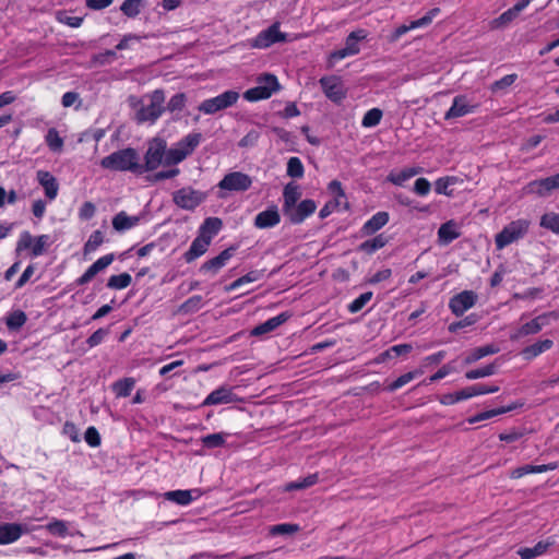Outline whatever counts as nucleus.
<instances>
[{"label": "nucleus", "instance_id": "obj_26", "mask_svg": "<svg viewBox=\"0 0 559 559\" xmlns=\"http://www.w3.org/2000/svg\"><path fill=\"white\" fill-rule=\"evenodd\" d=\"M289 319V314L287 312H282L278 316L270 318L265 322L257 325L252 331L251 335L260 336L266 333H270L277 329L280 325L285 323Z\"/></svg>", "mask_w": 559, "mask_h": 559}, {"label": "nucleus", "instance_id": "obj_37", "mask_svg": "<svg viewBox=\"0 0 559 559\" xmlns=\"http://www.w3.org/2000/svg\"><path fill=\"white\" fill-rule=\"evenodd\" d=\"M201 133H189L185 138H182L179 142H177L175 145L180 150L181 152L186 153V156L188 157L192 152L195 150V147L201 142Z\"/></svg>", "mask_w": 559, "mask_h": 559}, {"label": "nucleus", "instance_id": "obj_54", "mask_svg": "<svg viewBox=\"0 0 559 559\" xmlns=\"http://www.w3.org/2000/svg\"><path fill=\"white\" fill-rule=\"evenodd\" d=\"M285 206H294L300 197L299 188L295 183H288L284 188Z\"/></svg>", "mask_w": 559, "mask_h": 559}, {"label": "nucleus", "instance_id": "obj_45", "mask_svg": "<svg viewBox=\"0 0 559 559\" xmlns=\"http://www.w3.org/2000/svg\"><path fill=\"white\" fill-rule=\"evenodd\" d=\"M228 437L229 433L227 432L211 433L202 437L201 442L207 449L221 448L225 445Z\"/></svg>", "mask_w": 559, "mask_h": 559}, {"label": "nucleus", "instance_id": "obj_34", "mask_svg": "<svg viewBox=\"0 0 559 559\" xmlns=\"http://www.w3.org/2000/svg\"><path fill=\"white\" fill-rule=\"evenodd\" d=\"M554 543V540H540L534 547L520 548L518 554L521 559H534L544 555Z\"/></svg>", "mask_w": 559, "mask_h": 559}, {"label": "nucleus", "instance_id": "obj_20", "mask_svg": "<svg viewBox=\"0 0 559 559\" xmlns=\"http://www.w3.org/2000/svg\"><path fill=\"white\" fill-rule=\"evenodd\" d=\"M26 528L19 523H4L0 525V545H8L16 542Z\"/></svg>", "mask_w": 559, "mask_h": 559}, {"label": "nucleus", "instance_id": "obj_33", "mask_svg": "<svg viewBox=\"0 0 559 559\" xmlns=\"http://www.w3.org/2000/svg\"><path fill=\"white\" fill-rule=\"evenodd\" d=\"M551 193V189L547 178L533 180L522 189V194H535L537 197H547Z\"/></svg>", "mask_w": 559, "mask_h": 559}, {"label": "nucleus", "instance_id": "obj_50", "mask_svg": "<svg viewBox=\"0 0 559 559\" xmlns=\"http://www.w3.org/2000/svg\"><path fill=\"white\" fill-rule=\"evenodd\" d=\"M187 158L186 153L178 150L176 145L166 148L164 166H176Z\"/></svg>", "mask_w": 559, "mask_h": 559}, {"label": "nucleus", "instance_id": "obj_10", "mask_svg": "<svg viewBox=\"0 0 559 559\" xmlns=\"http://www.w3.org/2000/svg\"><path fill=\"white\" fill-rule=\"evenodd\" d=\"M367 37V32L365 29H357L352 32L345 41V47L343 49L333 51L330 55V60L332 62L340 61L346 57L355 56L360 51L359 41Z\"/></svg>", "mask_w": 559, "mask_h": 559}, {"label": "nucleus", "instance_id": "obj_5", "mask_svg": "<svg viewBox=\"0 0 559 559\" xmlns=\"http://www.w3.org/2000/svg\"><path fill=\"white\" fill-rule=\"evenodd\" d=\"M530 228L527 219H516L503 227V229L496 235L495 243L498 250L523 238Z\"/></svg>", "mask_w": 559, "mask_h": 559}, {"label": "nucleus", "instance_id": "obj_24", "mask_svg": "<svg viewBox=\"0 0 559 559\" xmlns=\"http://www.w3.org/2000/svg\"><path fill=\"white\" fill-rule=\"evenodd\" d=\"M210 245L211 241L207 238L205 239V237L203 238L202 236L198 235L193 239L190 248L183 254L186 262L190 263L203 255L207 251Z\"/></svg>", "mask_w": 559, "mask_h": 559}, {"label": "nucleus", "instance_id": "obj_38", "mask_svg": "<svg viewBox=\"0 0 559 559\" xmlns=\"http://www.w3.org/2000/svg\"><path fill=\"white\" fill-rule=\"evenodd\" d=\"M317 205L312 200L301 201L292 216L294 223H301L305 218L314 213Z\"/></svg>", "mask_w": 559, "mask_h": 559}, {"label": "nucleus", "instance_id": "obj_9", "mask_svg": "<svg viewBox=\"0 0 559 559\" xmlns=\"http://www.w3.org/2000/svg\"><path fill=\"white\" fill-rule=\"evenodd\" d=\"M287 40V34L280 31V23L275 22L266 29L261 31L254 38L251 39L250 46L252 48L265 49L276 43Z\"/></svg>", "mask_w": 559, "mask_h": 559}, {"label": "nucleus", "instance_id": "obj_61", "mask_svg": "<svg viewBox=\"0 0 559 559\" xmlns=\"http://www.w3.org/2000/svg\"><path fill=\"white\" fill-rule=\"evenodd\" d=\"M518 79L516 74H508L501 78L500 80L493 82L490 86V90L495 92H499L510 87Z\"/></svg>", "mask_w": 559, "mask_h": 559}, {"label": "nucleus", "instance_id": "obj_42", "mask_svg": "<svg viewBox=\"0 0 559 559\" xmlns=\"http://www.w3.org/2000/svg\"><path fill=\"white\" fill-rule=\"evenodd\" d=\"M519 13L514 11L513 8L508 9L502 14H500L498 17L493 19L490 22V27L492 29H501L507 27L510 23H512L516 17Z\"/></svg>", "mask_w": 559, "mask_h": 559}, {"label": "nucleus", "instance_id": "obj_62", "mask_svg": "<svg viewBox=\"0 0 559 559\" xmlns=\"http://www.w3.org/2000/svg\"><path fill=\"white\" fill-rule=\"evenodd\" d=\"M46 142L52 151L61 148L63 141L55 129H49L46 134Z\"/></svg>", "mask_w": 559, "mask_h": 559}, {"label": "nucleus", "instance_id": "obj_3", "mask_svg": "<svg viewBox=\"0 0 559 559\" xmlns=\"http://www.w3.org/2000/svg\"><path fill=\"white\" fill-rule=\"evenodd\" d=\"M51 245L52 239L49 235L35 237L29 231L24 230L20 234L16 241L15 253L20 255L28 251L31 258H37L43 255Z\"/></svg>", "mask_w": 559, "mask_h": 559}, {"label": "nucleus", "instance_id": "obj_30", "mask_svg": "<svg viewBox=\"0 0 559 559\" xmlns=\"http://www.w3.org/2000/svg\"><path fill=\"white\" fill-rule=\"evenodd\" d=\"M37 180L45 189V194L49 200H53L58 194V183L56 178L45 170L37 171Z\"/></svg>", "mask_w": 559, "mask_h": 559}, {"label": "nucleus", "instance_id": "obj_14", "mask_svg": "<svg viewBox=\"0 0 559 559\" xmlns=\"http://www.w3.org/2000/svg\"><path fill=\"white\" fill-rule=\"evenodd\" d=\"M241 399L237 396L234 389L227 385H222L212 391L202 402L201 406H215L222 404H230L240 402Z\"/></svg>", "mask_w": 559, "mask_h": 559}, {"label": "nucleus", "instance_id": "obj_57", "mask_svg": "<svg viewBox=\"0 0 559 559\" xmlns=\"http://www.w3.org/2000/svg\"><path fill=\"white\" fill-rule=\"evenodd\" d=\"M305 169L298 157H290L287 162V175L292 178H301Z\"/></svg>", "mask_w": 559, "mask_h": 559}, {"label": "nucleus", "instance_id": "obj_55", "mask_svg": "<svg viewBox=\"0 0 559 559\" xmlns=\"http://www.w3.org/2000/svg\"><path fill=\"white\" fill-rule=\"evenodd\" d=\"M143 0H124L120 7V10L128 17H135L142 7Z\"/></svg>", "mask_w": 559, "mask_h": 559}, {"label": "nucleus", "instance_id": "obj_4", "mask_svg": "<svg viewBox=\"0 0 559 559\" xmlns=\"http://www.w3.org/2000/svg\"><path fill=\"white\" fill-rule=\"evenodd\" d=\"M281 84L277 78L271 73H264L257 78V86L247 90L243 98L254 103L270 98L274 93L278 92Z\"/></svg>", "mask_w": 559, "mask_h": 559}, {"label": "nucleus", "instance_id": "obj_56", "mask_svg": "<svg viewBox=\"0 0 559 559\" xmlns=\"http://www.w3.org/2000/svg\"><path fill=\"white\" fill-rule=\"evenodd\" d=\"M203 306V298L199 295H194L188 298L181 306L180 311L183 313H192L200 310Z\"/></svg>", "mask_w": 559, "mask_h": 559}, {"label": "nucleus", "instance_id": "obj_2", "mask_svg": "<svg viewBox=\"0 0 559 559\" xmlns=\"http://www.w3.org/2000/svg\"><path fill=\"white\" fill-rule=\"evenodd\" d=\"M102 167L115 171H131L141 175L142 164L140 157L133 148H124L114 152L104 157L100 162Z\"/></svg>", "mask_w": 559, "mask_h": 559}, {"label": "nucleus", "instance_id": "obj_31", "mask_svg": "<svg viewBox=\"0 0 559 559\" xmlns=\"http://www.w3.org/2000/svg\"><path fill=\"white\" fill-rule=\"evenodd\" d=\"M140 223L139 216H130L126 212L121 211L116 214L112 218V227L116 231L123 233L129 230Z\"/></svg>", "mask_w": 559, "mask_h": 559}, {"label": "nucleus", "instance_id": "obj_15", "mask_svg": "<svg viewBox=\"0 0 559 559\" xmlns=\"http://www.w3.org/2000/svg\"><path fill=\"white\" fill-rule=\"evenodd\" d=\"M477 301V294L473 290H463L453 296L449 301V308L453 314L460 317L473 308Z\"/></svg>", "mask_w": 559, "mask_h": 559}, {"label": "nucleus", "instance_id": "obj_40", "mask_svg": "<svg viewBox=\"0 0 559 559\" xmlns=\"http://www.w3.org/2000/svg\"><path fill=\"white\" fill-rule=\"evenodd\" d=\"M388 243V238L383 234H379L376 237L364 241L359 246V250L372 254L379 249L383 248Z\"/></svg>", "mask_w": 559, "mask_h": 559}, {"label": "nucleus", "instance_id": "obj_16", "mask_svg": "<svg viewBox=\"0 0 559 559\" xmlns=\"http://www.w3.org/2000/svg\"><path fill=\"white\" fill-rule=\"evenodd\" d=\"M439 13H440V9L433 8L431 10H429L423 17L412 21L409 24H403V25L399 26L392 33L390 40L396 41L397 39H400L404 34H406L409 31L428 26Z\"/></svg>", "mask_w": 559, "mask_h": 559}, {"label": "nucleus", "instance_id": "obj_12", "mask_svg": "<svg viewBox=\"0 0 559 559\" xmlns=\"http://www.w3.org/2000/svg\"><path fill=\"white\" fill-rule=\"evenodd\" d=\"M555 318L557 319V316L554 312L549 313H543L531 321L522 324L516 331H514L510 338L512 341H518L524 336L537 334L542 331L544 326H546L549 323V319Z\"/></svg>", "mask_w": 559, "mask_h": 559}, {"label": "nucleus", "instance_id": "obj_35", "mask_svg": "<svg viewBox=\"0 0 559 559\" xmlns=\"http://www.w3.org/2000/svg\"><path fill=\"white\" fill-rule=\"evenodd\" d=\"M457 183H462V179L456 176L440 177L435 181V191L438 194L453 197L454 193L451 187Z\"/></svg>", "mask_w": 559, "mask_h": 559}, {"label": "nucleus", "instance_id": "obj_18", "mask_svg": "<svg viewBox=\"0 0 559 559\" xmlns=\"http://www.w3.org/2000/svg\"><path fill=\"white\" fill-rule=\"evenodd\" d=\"M203 495L199 488L193 489H178L164 493V498L178 506H189L192 501L198 500Z\"/></svg>", "mask_w": 559, "mask_h": 559}, {"label": "nucleus", "instance_id": "obj_46", "mask_svg": "<svg viewBox=\"0 0 559 559\" xmlns=\"http://www.w3.org/2000/svg\"><path fill=\"white\" fill-rule=\"evenodd\" d=\"M27 320V317L22 310H14L5 317V324L9 330L16 331L22 328Z\"/></svg>", "mask_w": 559, "mask_h": 559}, {"label": "nucleus", "instance_id": "obj_49", "mask_svg": "<svg viewBox=\"0 0 559 559\" xmlns=\"http://www.w3.org/2000/svg\"><path fill=\"white\" fill-rule=\"evenodd\" d=\"M262 276V273L260 271H250L249 273H247L246 275L237 278L236 281H234L231 284H229L227 287H226V290L227 292H233L246 284H249V283H253L258 280H260Z\"/></svg>", "mask_w": 559, "mask_h": 559}, {"label": "nucleus", "instance_id": "obj_51", "mask_svg": "<svg viewBox=\"0 0 559 559\" xmlns=\"http://www.w3.org/2000/svg\"><path fill=\"white\" fill-rule=\"evenodd\" d=\"M382 116L383 112L381 109L371 108L364 115L361 126L364 128H373L380 123Z\"/></svg>", "mask_w": 559, "mask_h": 559}, {"label": "nucleus", "instance_id": "obj_23", "mask_svg": "<svg viewBox=\"0 0 559 559\" xmlns=\"http://www.w3.org/2000/svg\"><path fill=\"white\" fill-rule=\"evenodd\" d=\"M235 250H236V248H234V247L223 250L218 255L206 261L202 265L201 270L205 271V272H213V273L218 272L233 258Z\"/></svg>", "mask_w": 559, "mask_h": 559}, {"label": "nucleus", "instance_id": "obj_7", "mask_svg": "<svg viewBox=\"0 0 559 559\" xmlns=\"http://www.w3.org/2000/svg\"><path fill=\"white\" fill-rule=\"evenodd\" d=\"M207 198V193L201 190H195L191 187H183L173 193L174 203L187 211H192L203 203Z\"/></svg>", "mask_w": 559, "mask_h": 559}, {"label": "nucleus", "instance_id": "obj_25", "mask_svg": "<svg viewBox=\"0 0 559 559\" xmlns=\"http://www.w3.org/2000/svg\"><path fill=\"white\" fill-rule=\"evenodd\" d=\"M460 236V226L453 219L445 222L438 229V241L441 245H449Z\"/></svg>", "mask_w": 559, "mask_h": 559}, {"label": "nucleus", "instance_id": "obj_11", "mask_svg": "<svg viewBox=\"0 0 559 559\" xmlns=\"http://www.w3.org/2000/svg\"><path fill=\"white\" fill-rule=\"evenodd\" d=\"M252 185V179L247 174L240 171L228 173L218 182L221 190L230 192H243L247 191Z\"/></svg>", "mask_w": 559, "mask_h": 559}, {"label": "nucleus", "instance_id": "obj_19", "mask_svg": "<svg viewBox=\"0 0 559 559\" xmlns=\"http://www.w3.org/2000/svg\"><path fill=\"white\" fill-rule=\"evenodd\" d=\"M281 222V215L275 205L260 212L254 218V226L259 229L272 228Z\"/></svg>", "mask_w": 559, "mask_h": 559}, {"label": "nucleus", "instance_id": "obj_22", "mask_svg": "<svg viewBox=\"0 0 559 559\" xmlns=\"http://www.w3.org/2000/svg\"><path fill=\"white\" fill-rule=\"evenodd\" d=\"M114 260L115 255L112 253L100 257L85 271V273L78 280V283H88L97 273L108 267Z\"/></svg>", "mask_w": 559, "mask_h": 559}, {"label": "nucleus", "instance_id": "obj_29", "mask_svg": "<svg viewBox=\"0 0 559 559\" xmlns=\"http://www.w3.org/2000/svg\"><path fill=\"white\" fill-rule=\"evenodd\" d=\"M222 228L223 221L221 218L207 217L199 227L198 235L202 236L203 238L205 237V239L207 238L212 242V239L221 231Z\"/></svg>", "mask_w": 559, "mask_h": 559}, {"label": "nucleus", "instance_id": "obj_17", "mask_svg": "<svg viewBox=\"0 0 559 559\" xmlns=\"http://www.w3.org/2000/svg\"><path fill=\"white\" fill-rule=\"evenodd\" d=\"M477 105L471 104L466 96L459 95L455 96L452 103V106L444 115V119L450 120L454 118L464 117L468 114H472L476 110Z\"/></svg>", "mask_w": 559, "mask_h": 559}, {"label": "nucleus", "instance_id": "obj_1", "mask_svg": "<svg viewBox=\"0 0 559 559\" xmlns=\"http://www.w3.org/2000/svg\"><path fill=\"white\" fill-rule=\"evenodd\" d=\"M134 109V120L138 123L154 124L165 111V93L154 90L140 99H131Z\"/></svg>", "mask_w": 559, "mask_h": 559}, {"label": "nucleus", "instance_id": "obj_41", "mask_svg": "<svg viewBox=\"0 0 559 559\" xmlns=\"http://www.w3.org/2000/svg\"><path fill=\"white\" fill-rule=\"evenodd\" d=\"M319 480V476L317 473L310 474L301 479L290 481L284 486V491H293L309 488L316 485Z\"/></svg>", "mask_w": 559, "mask_h": 559}, {"label": "nucleus", "instance_id": "obj_58", "mask_svg": "<svg viewBox=\"0 0 559 559\" xmlns=\"http://www.w3.org/2000/svg\"><path fill=\"white\" fill-rule=\"evenodd\" d=\"M372 298V293L371 292H366L364 294H361L360 296H358L356 299H354L349 305H348V311L350 313H356L358 311H360Z\"/></svg>", "mask_w": 559, "mask_h": 559}, {"label": "nucleus", "instance_id": "obj_64", "mask_svg": "<svg viewBox=\"0 0 559 559\" xmlns=\"http://www.w3.org/2000/svg\"><path fill=\"white\" fill-rule=\"evenodd\" d=\"M84 439L90 447L96 448L100 444V436L95 427H88L86 429Z\"/></svg>", "mask_w": 559, "mask_h": 559}, {"label": "nucleus", "instance_id": "obj_36", "mask_svg": "<svg viewBox=\"0 0 559 559\" xmlns=\"http://www.w3.org/2000/svg\"><path fill=\"white\" fill-rule=\"evenodd\" d=\"M499 391V386L497 385H487V384H475L468 388L461 390L463 401L468 400L474 396L491 394Z\"/></svg>", "mask_w": 559, "mask_h": 559}, {"label": "nucleus", "instance_id": "obj_53", "mask_svg": "<svg viewBox=\"0 0 559 559\" xmlns=\"http://www.w3.org/2000/svg\"><path fill=\"white\" fill-rule=\"evenodd\" d=\"M540 226L555 234H559V212H549L544 214L540 218Z\"/></svg>", "mask_w": 559, "mask_h": 559}, {"label": "nucleus", "instance_id": "obj_21", "mask_svg": "<svg viewBox=\"0 0 559 559\" xmlns=\"http://www.w3.org/2000/svg\"><path fill=\"white\" fill-rule=\"evenodd\" d=\"M390 216L388 212L380 211L373 214L360 228L362 236L376 234L389 223Z\"/></svg>", "mask_w": 559, "mask_h": 559}, {"label": "nucleus", "instance_id": "obj_27", "mask_svg": "<svg viewBox=\"0 0 559 559\" xmlns=\"http://www.w3.org/2000/svg\"><path fill=\"white\" fill-rule=\"evenodd\" d=\"M423 171L421 167H406L400 170H392L386 177V180L395 186H403L404 182L409 180L411 178L417 176Z\"/></svg>", "mask_w": 559, "mask_h": 559}, {"label": "nucleus", "instance_id": "obj_63", "mask_svg": "<svg viewBox=\"0 0 559 559\" xmlns=\"http://www.w3.org/2000/svg\"><path fill=\"white\" fill-rule=\"evenodd\" d=\"M104 237L99 230H95L85 243V251L91 252L96 250L103 243Z\"/></svg>", "mask_w": 559, "mask_h": 559}, {"label": "nucleus", "instance_id": "obj_39", "mask_svg": "<svg viewBox=\"0 0 559 559\" xmlns=\"http://www.w3.org/2000/svg\"><path fill=\"white\" fill-rule=\"evenodd\" d=\"M135 380L133 378H123L116 381L111 389L117 397H127L134 389Z\"/></svg>", "mask_w": 559, "mask_h": 559}, {"label": "nucleus", "instance_id": "obj_28", "mask_svg": "<svg viewBox=\"0 0 559 559\" xmlns=\"http://www.w3.org/2000/svg\"><path fill=\"white\" fill-rule=\"evenodd\" d=\"M557 468L556 463H549V464H543V465H524L516 467L510 472V477L513 479L521 478L527 474H538V473H546L549 471H554Z\"/></svg>", "mask_w": 559, "mask_h": 559}, {"label": "nucleus", "instance_id": "obj_13", "mask_svg": "<svg viewBox=\"0 0 559 559\" xmlns=\"http://www.w3.org/2000/svg\"><path fill=\"white\" fill-rule=\"evenodd\" d=\"M319 83L330 100L338 104L346 97V90L341 78L336 75L323 76Z\"/></svg>", "mask_w": 559, "mask_h": 559}, {"label": "nucleus", "instance_id": "obj_43", "mask_svg": "<svg viewBox=\"0 0 559 559\" xmlns=\"http://www.w3.org/2000/svg\"><path fill=\"white\" fill-rule=\"evenodd\" d=\"M423 373H424V370L421 368L416 369L414 371L406 372V373L400 376L399 378H396L391 383H389L386 389L390 392H394V391L399 390L400 388L404 386L405 384H407L408 382H411L412 380H414L416 377L421 376Z\"/></svg>", "mask_w": 559, "mask_h": 559}, {"label": "nucleus", "instance_id": "obj_32", "mask_svg": "<svg viewBox=\"0 0 559 559\" xmlns=\"http://www.w3.org/2000/svg\"><path fill=\"white\" fill-rule=\"evenodd\" d=\"M554 343L551 340H542L537 341L534 344L526 346L521 352V355L525 360H533L537 356L542 355L543 353L549 350L552 347Z\"/></svg>", "mask_w": 559, "mask_h": 559}, {"label": "nucleus", "instance_id": "obj_52", "mask_svg": "<svg viewBox=\"0 0 559 559\" xmlns=\"http://www.w3.org/2000/svg\"><path fill=\"white\" fill-rule=\"evenodd\" d=\"M512 409H514L513 406L500 407V408H496V409L485 411V412H481V413H479V414L468 418V423L469 424H476L478 421L486 420V419L492 418L495 416L508 413V412H510Z\"/></svg>", "mask_w": 559, "mask_h": 559}, {"label": "nucleus", "instance_id": "obj_59", "mask_svg": "<svg viewBox=\"0 0 559 559\" xmlns=\"http://www.w3.org/2000/svg\"><path fill=\"white\" fill-rule=\"evenodd\" d=\"M495 373V366L488 365L478 369L469 370L465 373L466 379L475 380L479 378L489 377Z\"/></svg>", "mask_w": 559, "mask_h": 559}, {"label": "nucleus", "instance_id": "obj_60", "mask_svg": "<svg viewBox=\"0 0 559 559\" xmlns=\"http://www.w3.org/2000/svg\"><path fill=\"white\" fill-rule=\"evenodd\" d=\"M300 530L299 525L292 523L277 524L271 527L270 533L272 535H286L294 534Z\"/></svg>", "mask_w": 559, "mask_h": 559}, {"label": "nucleus", "instance_id": "obj_44", "mask_svg": "<svg viewBox=\"0 0 559 559\" xmlns=\"http://www.w3.org/2000/svg\"><path fill=\"white\" fill-rule=\"evenodd\" d=\"M498 350H499V348L493 345H486V346L477 347L466 356L465 364L466 365L473 364L488 355L498 353Z\"/></svg>", "mask_w": 559, "mask_h": 559}, {"label": "nucleus", "instance_id": "obj_48", "mask_svg": "<svg viewBox=\"0 0 559 559\" xmlns=\"http://www.w3.org/2000/svg\"><path fill=\"white\" fill-rule=\"evenodd\" d=\"M132 282V277L129 273H121L118 275H111L108 278L107 287L110 289H124Z\"/></svg>", "mask_w": 559, "mask_h": 559}, {"label": "nucleus", "instance_id": "obj_8", "mask_svg": "<svg viewBox=\"0 0 559 559\" xmlns=\"http://www.w3.org/2000/svg\"><path fill=\"white\" fill-rule=\"evenodd\" d=\"M239 93L236 91H226L215 97L203 100L198 109L205 115H213L219 110L226 109L237 103Z\"/></svg>", "mask_w": 559, "mask_h": 559}, {"label": "nucleus", "instance_id": "obj_47", "mask_svg": "<svg viewBox=\"0 0 559 559\" xmlns=\"http://www.w3.org/2000/svg\"><path fill=\"white\" fill-rule=\"evenodd\" d=\"M186 105L187 95L185 93H177L169 98L165 106V110H168L171 114H179L185 109Z\"/></svg>", "mask_w": 559, "mask_h": 559}, {"label": "nucleus", "instance_id": "obj_6", "mask_svg": "<svg viewBox=\"0 0 559 559\" xmlns=\"http://www.w3.org/2000/svg\"><path fill=\"white\" fill-rule=\"evenodd\" d=\"M166 156V141L160 138L152 139L147 144V150L144 154V164H142L141 174L153 171L160 165H164Z\"/></svg>", "mask_w": 559, "mask_h": 559}]
</instances>
